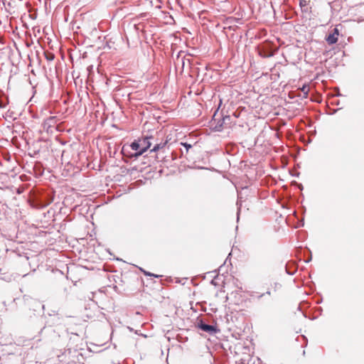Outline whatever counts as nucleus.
<instances>
[{
    "mask_svg": "<svg viewBox=\"0 0 364 364\" xmlns=\"http://www.w3.org/2000/svg\"><path fill=\"white\" fill-rule=\"evenodd\" d=\"M151 136H145L135 140L130 145L122 147V153L129 157H138L142 155L151 145Z\"/></svg>",
    "mask_w": 364,
    "mask_h": 364,
    "instance_id": "1",
    "label": "nucleus"
},
{
    "mask_svg": "<svg viewBox=\"0 0 364 364\" xmlns=\"http://www.w3.org/2000/svg\"><path fill=\"white\" fill-rule=\"evenodd\" d=\"M339 36V30L337 28H334L331 32L326 36V41L328 45L335 44L338 41Z\"/></svg>",
    "mask_w": 364,
    "mask_h": 364,
    "instance_id": "2",
    "label": "nucleus"
},
{
    "mask_svg": "<svg viewBox=\"0 0 364 364\" xmlns=\"http://www.w3.org/2000/svg\"><path fill=\"white\" fill-rule=\"evenodd\" d=\"M198 327L203 331L208 332L210 334H215L218 331L216 326L205 324L202 321L200 323H198Z\"/></svg>",
    "mask_w": 364,
    "mask_h": 364,
    "instance_id": "3",
    "label": "nucleus"
},
{
    "mask_svg": "<svg viewBox=\"0 0 364 364\" xmlns=\"http://www.w3.org/2000/svg\"><path fill=\"white\" fill-rule=\"evenodd\" d=\"M167 143V141H165L164 142L158 143L154 145V148L151 150V152H156L159 150L163 149Z\"/></svg>",
    "mask_w": 364,
    "mask_h": 364,
    "instance_id": "4",
    "label": "nucleus"
},
{
    "mask_svg": "<svg viewBox=\"0 0 364 364\" xmlns=\"http://www.w3.org/2000/svg\"><path fill=\"white\" fill-rule=\"evenodd\" d=\"M301 90L304 92V95H307L309 91V89L307 85H304L301 88Z\"/></svg>",
    "mask_w": 364,
    "mask_h": 364,
    "instance_id": "5",
    "label": "nucleus"
},
{
    "mask_svg": "<svg viewBox=\"0 0 364 364\" xmlns=\"http://www.w3.org/2000/svg\"><path fill=\"white\" fill-rule=\"evenodd\" d=\"M299 5L301 7H304L307 5L306 0H299Z\"/></svg>",
    "mask_w": 364,
    "mask_h": 364,
    "instance_id": "6",
    "label": "nucleus"
},
{
    "mask_svg": "<svg viewBox=\"0 0 364 364\" xmlns=\"http://www.w3.org/2000/svg\"><path fill=\"white\" fill-rule=\"evenodd\" d=\"M181 145H182V146H183L186 148V151H188V149H189L190 148H191V144H187V143H181Z\"/></svg>",
    "mask_w": 364,
    "mask_h": 364,
    "instance_id": "7",
    "label": "nucleus"
},
{
    "mask_svg": "<svg viewBox=\"0 0 364 364\" xmlns=\"http://www.w3.org/2000/svg\"><path fill=\"white\" fill-rule=\"evenodd\" d=\"M144 274H145V275H148V276H153V277H159V276H158V275H156V274H151V273H150V272H144Z\"/></svg>",
    "mask_w": 364,
    "mask_h": 364,
    "instance_id": "8",
    "label": "nucleus"
}]
</instances>
